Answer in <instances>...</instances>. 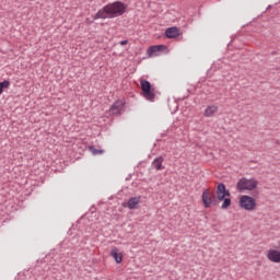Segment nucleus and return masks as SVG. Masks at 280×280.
<instances>
[{"instance_id": "7", "label": "nucleus", "mask_w": 280, "mask_h": 280, "mask_svg": "<svg viewBox=\"0 0 280 280\" xmlns=\"http://www.w3.org/2000/svg\"><path fill=\"white\" fill-rule=\"evenodd\" d=\"M124 101H116L109 108L110 115H121V113H124Z\"/></svg>"}, {"instance_id": "11", "label": "nucleus", "mask_w": 280, "mask_h": 280, "mask_svg": "<svg viewBox=\"0 0 280 280\" xmlns=\"http://www.w3.org/2000/svg\"><path fill=\"white\" fill-rule=\"evenodd\" d=\"M139 202H141V197H131L128 202H127V207L128 209H137V206L139 205Z\"/></svg>"}, {"instance_id": "14", "label": "nucleus", "mask_w": 280, "mask_h": 280, "mask_svg": "<svg viewBox=\"0 0 280 280\" xmlns=\"http://www.w3.org/2000/svg\"><path fill=\"white\" fill-rule=\"evenodd\" d=\"M3 89H10L9 80H4V81L0 82V95L3 94Z\"/></svg>"}, {"instance_id": "10", "label": "nucleus", "mask_w": 280, "mask_h": 280, "mask_svg": "<svg viewBox=\"0 0 280 280\" xmlns=\"http://www.w3.org/2000/svg\"><path fill=\"white\" fill-rule=\"evenodd\" d=\"M110 257H113L116 264H121L124 261V255L119 252V248L117 247L112 248Z\"/></svg>"}, {"instance_id": "17", "label": "nucleus", "mask_w": 280, "mask_h": 280, "mask_svg": "<svg viewBox=\"0 0 280 280\" xmlns=\"http://www.w3.org/2000/svg\"><path fill=\"white\" fill-rule=\"evenodd\" d=\"M218 112V107L217 106H211V115H213V113Z\"/></svg>"}, {"instance_id": "13", "label": "nucleus", "mask_w": 280, "mask_h": 280, "mask_svg": "<svg viewBox=\"0 0 280 280\" xmlns=\"http://www.w3.org/2000/svg\"><path fill=\"white\" fill-rule=\"evenodd\" d=\"M202 202L207 209L208 207H211V197H209V192H207V190L202 192Z\"/></svg>"}, {"instance_id": "4", "label": "nucleus", "mask_w": 280, "mask_h": 280, "mask_svg": "<svg viewBox=\"0 0 280 280\" xmlns=\"http://www.w3.org/2000/svg\"><path fill=\"white\" fill-rule=\"evenodd\" d=\"M259 185V182L255 178L242 177L236 184L237 191H255V188Z\"/></svg>"}, {"instance_id": "6", "label": "nucleus", "mask_w": 280, "mask_h": 280, "mask_svg": "<svg viewBox=\"0 0 280 280\" xmlns=\"http://www.w3.org/2000/svg\"><path fill=\"white\" fill-rule=\"evenodd\" d=\"M168 48L165 45H154L148 48L149 56H159V54H167Z\"/></svg>"}, {"instance_id": "9", "label": "nucleus", "mask_w": 280, "mask_h": 280, "mask_svg": "<svg viewBox=\"0 0 280 280\" xmlns=\"http://www.w3.org/2000/svg\"><path fill=\"white\" fill-rule=\"evenodd\" d=\"M267 258L273 264H280V250L270 249L267 254Z\"/></svg>"}, {"instance_id": "8", "label": "nucleus", "mask_w": 280, "mask_h": 280, "mask_svg": "<svg viewBox=\"0 0 280 280\" xmlns=\"http://www.w3.org/2000/svg\"><path fill=\"white\" fill-rule=\"evenodd\" d=\"M166 38H178L180 36V30L176 26L166 28L165 31Z\"/></svg>"}, {"instance_id": "16", "label": "nucleus", "mask_w": 280, "mask_h": 280, "mask_svg": "<svg viewBox=\"0 0 280 280\" xmlns=\"http://www.w3.org/2000/svg\"><path fill=\"white\" fill-rule=\"evenodd\" d=\"M206 117H211V105H208V107L205 110Z\"/></svg>"}, {"instance_id": "18", "label": "nucleus", "mask_w": 280, "mask_h": 280, "mask_svg": "<svg viewBox=\"0 0 280 280\" xmlns=\"http://www.w3.org/2000/svg\"><path fill=\"white\" fill-rule=\"evenodd\" d=\"M127 43H128V39H124V40L120 42V45L124 46V45H126Z\"/></svg>"}, {"instance_id": "5", "label": "nucleus", "mask_w": 280, "mask_h": 280, "mask_svg": "<svg viewBox=\"0 0 280 280\" xmlns=\"http://www.w3.org/2000/svg\"><path fill=\"white\" fill-rule=\"evenodd\" d=\"M140 86L142 91V95L148 100V102H154L156 94L154 93V88H152V83L145 79H140Z\"/></svg>"}, {"instance_id": "2", "label": "nucleus", "mask_w": 280, "mask_h": 280, "mask_svg": "<svg viewBox=\"0 0 280 280\" xmlns=\"http://www.w3.org/2000/svg\"><path fill=\"white\" fill-rule=\"evenodd\" d=\"M217 196V197H215ZM215 196L212 192L211 206L215 207L218 205V200L222 202L221 209L226 211L233 205L231 200V190L226 189V185L224 183H219L215 190Z\"/></svg>"}, {"instance_id": "3", "label": "nucleus", "mask_w": 280, "mask_h": 280, "mask_svg": "<svg viewBox=\"0 0 280 280\" xmlns=\"http://www.w3.org/2000/svg\"><path fill=\"white\" fill-rule=\"evenodd\" d=\"M253 196L254 197L248 195L241 196L238 199V207L245 211H255V209H257V200L255 199L257 198V195Z\"/></svg>"}, {"instance_id": "12", "label": "nucleus", "mask_w": 280, "mask_h": 280, "mask_svg": "<svg viewBox=\"0 0 280 280\" xmlns=\"http://www.w3.org/2000/svg\"><path fill=\"white\" fill-rule=\"evenodd\" d=\"M163 161H164L163 156H158V158H155V159L153 160V162H152V167H153L154 170H156L158 172L161 171V170H163Z\"/></svg>"}, {"instance_id": "1", "label": "nucleus", "mask_w": 280, "mask_h": 280, "mask_svg": "<svg viewBox=\"0 0 280 280\" xmlns=\"http://www.w3.org/2000/svg\"><path fill=\"white\" fill-rule=\"evenodd\" d=\"M128 10V4L121 1H114L100 9L96 14L93 15L94 21L97 19H117V16H124Z\"/></svg>"}, {"instance_id": "15", "label": "nucleus", "mask_w": 280, "mask_h": 280, "mask_svg": "<svg viewBox=\"0 0 280 280\" xmlns=\"http://www.w3.org/2000/svg\"><path fill=\"white\" fill-rule=\"evenodd\" d=\"M89 150H90V152H92V154L94 156H97V154H104V150L95 149V147H90Z\"/></svg>"}]
</instances>
